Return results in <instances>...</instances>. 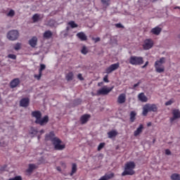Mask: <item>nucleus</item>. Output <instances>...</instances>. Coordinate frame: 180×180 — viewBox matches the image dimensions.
<instances>
[{
  "mask_svg": "<svg viewBox=\"0 0 180 180\" xmlns=\"http://www.w3.org/2000/svg\"><path fill=\"white\" fill-rule=\"evenodd\" d=\"M105 147V143H101L98 146V151H101Z\"/></svg>",
  "mask_w": 180,
  "mask_h": 180,
  "instance_id": "obj_36",
  "label": "nucleus"
},
{
  "mask_svg": "<svg viewBox=\"0 0 180 180\" xmlns=\"http://www.w3.org/2000/svg\"><path fill=\"white\" fill-rule=\"evenodd\" d=\"M154 1H157V0H154Z\"/></svg>",
  "mask_w": 180,
  "mask_h": 180,
  "instance_id": "obj_55",
  "label": "nucleus"
},
{
  "mask_svg": "<svg viewBox=\"0 0 180 180\" xmlns=\"http://www.w3.org/2000/svg\"><path fill=\"white\" fill-rule=\"evenodd\" d=\"M113 89V87H108L104 86L103 88L97 91V95H108Z\"/></svg>",
  "mask_w": 180,
  "mask_h": 180,
  "instance_id": "obj_8",
  "label": "nucleus"
},
{
  "mask_svg": "<svg viewBox=\"0 0 180 180\" xmlns=\"http://www.w3.org/2000/svg\"><path fill=\"white\" fill-rule=\"evenodd\" d=\"M41 18H43V15H41Z\"/></svg>",
  "mask_w": 180,
  "mask_h": 180,
  "instance_id": "obj_54",
  "label": "nucleus"
},
{
  "mask_svg": "<svg viewBox=\"0 0 180 180\" xmlns=\"http://www.w3.org/2000/svg\"><path fill=\"white\" fill-rule=\"evenodd\" d=\"M29 44L32 48L36 47V46H37V37H33L31 39H30Z\"/></svg>",
  "mask_w": 180,
  "mask_h": 180,
  "instance_id": "obj_17",
  "label": "nucleus"
},
{
  "mask_svg": "<svg viewBox=\"0 0 180 180\" xmlns=\"http://www.w3.org/2000/svg\"><path fill=\"white\" fill-rule=\"evenodd\" d=\"M37 168H39L38 165H36L34 164H30L28 166V169H27V172L28 174H32V172H33V171H34V169H37Z\"/></svg>",
  "mask_w": 180,
  "mask_h": 180,
  "instance_id": "obj_16",
  "label": "nucleus"
},
{
  "mask_svg": "<svg viewBox=\"0 0 180 180\" xmlns=\"http://www.w3.org/2000/svg\"><path fill=\"white\" fill-rule=\"evenodd\" d=\"M153 46H154V42L152 41V39H146L144 41L143 47L144 50H150V49H151V47H153Z\"/></svg>",
  "mask_w": 180,
  "mask_h": 180,
  "instance_id": "obj_10",
  "label": "nucleus"
},
{
  "mask_svg": "<svg viewBox=\"0 0 180 180\" xmlns=\"http://www.w3.org/2000/svg\"><path fill=\"white\" fill-rule=\"evenodd\" d=\"M113 176H115V174L114 173H110V174H105L104 175V177L107 179H112V178H113Z\"/></svg>",
  "mask_w": 180,
  "mask_h": 180,
  "instance_id": "obj_31",
  "label": "nucleus"
},
{
  "mask_svg": "<svg viewBox=\"0 0 180 180\" xmlns=\"http://www.w3.org/2000/svg\"><path fill=\"white\" fill-rule=\"evenodd\" d=\"M30 102V100H29V98H24L20 100V106H22V108H27V106H29Z\"/></svg>",
  "mask_w": 180,
  "mask_h": 180,
  "instance_id": "obj_13",
  "label": "nucleus"
},
{
  "mask_svg": "<svg viewBox=\"0 0 180 180\" xmlns=\"http://www.w3.org/2000/svg\"><path fill=\"white\" fill-rule=\"evenodd\" d=\"M7 16L9 18H13L15 16V11L13 9L10 10L9 12L7 13Z\"/></svg>",
  "mask_w": 180,
  "mask_h": 180,
  "instance_id": "obj_34",
  "label": "nucleus"
},
{
  "mask_svg": "<svg viewBox=\"0 0 180 180\" xmlns=\"http://www.w3.org/2000/svg\"><path fill=\"white\" fill-rule=\"evenodd\" d=\"M162 29L160 27H154L151 30V33H153V34H155V36H158V34H160V33H161Z\"/></svg>",
  "mask_w": 180,
  "mask_h": 180,
  "instance_id": "obj_19",
  "label": "nucleus"
},
{
  "mask_svg": "<svg viewBox=\"0 0 180 180\" xmlns=\"http://www.w3.org/2000/svg\"><path fill=\"white\" fill-rule=\"evenodd\" d=\"M158 109L157 105L147 103L143 108L142 115L143 116H147V115H148V112H157Z\"/></svg>",
  "mask_w": 180,
  "mask_h": 180,
  "instance_id": "obj_4",
  "label": "nucleus"
},
{
  "mask_svg": "<svg viewBox=\"0 0 180 180\" xmlns=\"http://www.w3.org/2000/svg\"><path fill=\"white\" fill-rule=\"evenodd\" d=\"M171 179L172 180H179L180 179V175L176 174V173H174V174H172Z\"/></svg>",
  "mask_w": 180,
  "mask_h": 180,
  "instance_id": "obj_30",
  "label": "nucleus"
},
{
  "mask_svg": "<svg viewBox=\"0 0 180 180\" xmlns=\"http://www.w3.org/2000/svg\"><path fill=\"white\" fill-rule=\"evenodd\" d=\"M65 78L67 81H72L74 79V73L72 72L68 73Z\"/></svg>",
  "mask_w": 180,
  "mask_h": 180,
  "instance_id": "obj_25",
  "label": "nucleus"
},
{
  "mask_svg": "<svg viewBox=\"0 0 180 180\" xmlns=\"http://www.w3.org/2000/svg\"><path fill=\"white\" fill-rule=\"evenodd\" d=\"M6 168V166H4V167H1V171H5Z\"/></svg>",
  "mask_w": 180,
  "mask_h": 180,
  "instance_id": "obj_49",
  "label": "nucleus"
},
{
  "mask_svg": "<svg viewBox=\"0 0 180 180\" xmlns=\"http://www.w3.org/2000/svg\"><path fill=\"white\" fill-rule=\"evenodd\" d=\"M143 130H144V125L141 124L139 127L136 129V130L134 132V136L137 137V136H140L143 133Z\"/></svg>",
  "mask_w": 180,
  "mask_h": 180,
  "instance_id": "obj_12",
  "label": "nucleus"
},
{
  "mask_svg": "<svg viewBox=\"0 0 180 180\" xmlns=\"http://www.w3.org/2000/svg\"><path fill=\"white\" fill-rule=\"evenodd\" d=\"M75 172H77V164L73 163L72 165V172L70 173V176H72Z\"/></svg>",
  "mask_w": 180,
  "mask_h": 180,
  "instance_id": "obj_27",
  "label": "nucleus"
},
{
  "mask_svg": "<svg viewBox=\"0 0 180 180\" xmlns=\"http://www.w3.org/2000/svg\"><path fill=\"white\" fill-rule=\"evenodd\" d=\"M140 84H141V82H139L137 84H135L134 85V88H137V86H139V85H140Z\"/></svg>",
  "mask_w": 180,
  "mask_h": 180,
  "instance_id": "obj_44",
  "label": "nucleus"
},
{
  "mask_svg": "<svg viewBox=\"0 0 180 180\" xmlns=\"http://www.w3.org/2000/svg\"><path fill=\"white\" fill-rule=\"evenodd\" d=\"M69 26L72 27V29H74L75 27H78V25L75 23L74 21H70L68 22Z\"/></svg>",
  "mask_w": 180,
  "mask_h": 180,
  "instance_id": "obj_33",
  "label": "nucleus"
},
{
  "mask_svg": "<svg viewBox=\"0 0 180 180\" xmlns=\"http://www.w3.org/2000/svg\"><path fill=\"white\" fill-rule=\"evenodd\" d=\"M46 70V65L44 64H41L40 65V69H39V78H40V77H41V72Z\"/></svg>",
  "mask_w": 180,
  "mask_h": 180,
  "instance_id": "obj_32",
  "label": "nucleus"
},
{
  "mask_svg": "<svg viewBox=\"0 0 180 180\" xmlns=\"http://www.w3.org/2000/svg\"><path fill=\"white\" fill-rule=\"evenodd\" d=\"M143 63H144V60H143L142 57L133 56L129 58V63H131V65H141Z\"/></svg>",
  "mask_w": 180,
  "mask_h": 180,
  "instance_id": "obj_6",
  "label": "nucleus"
},
{
  "mask_svg": "<svg viewBox=\"0 0 180 180\" xmlns=\"http://www.w3.org/2000/svg\"><path fill=\"white\" fill-rule=\"evenodd\" d=\"M117 102L120 104L124 103L126 102V94H121L117 98Z\"/></svg>",
  "mask_w": 180,
  "mask_h": 180,
  "instance_id": "obj_21",
  "label": "nucleus"
},
{
  "mask_svg": "<svg viewBox=\"0 0 180 180\" xmlns=\"http://www.w3.org/2000/svg\"><path fill=\"white\" fill-rule=\"evenodd\" d=\"M91 118V115L86 114L82 115L80 117V122L82 123V124H85V123H86V122H88V120H89V119Z\"/></svg>",
  "mask_w": 180,
  "mask_h": 180,
  "instance_id": "obj_15",
  "label": "nucleus"
},
{
  "mask_svg": "<svg viewBox=\"0 0 180 180\" xmlns=\"http://www.w3.org/2000/svg\"><path fill=\"white\" fill-rule=\"evenodd\" d=\"M56 169H57V171H59V172H61V167H57Z\"/></svg>",
  "mask_w": 180,
  "mask_h": 180,
  "instance_id": "obj_46",
  "label": "nucleus"
},
{
  "mask_svg": "<svg viewBox=\"0 0 180 180\" xmlns=\"http://www.w3.org/2000/svg\"><path fill=\"white\" fill-rule=\"evenodd\" d=\"M98 180H107L104 176H101Z\"/></svg>",
  "mask_w": 180,
  "mask_h": 180,
  "instance_id": "obj_48",
  "label": "nucleus"
},
{
  "mask_svg": "<svg viewBox=\"0 0 180 180\" xmlns=\"http://www.w3.org/2000/svg\"><path fill=\"white\" fill-rule=\"evenodd\" d=\"M173 117L170 118V122L172 123V122L176 120V119H179L180 117V111L179 110L174 109L172 111Z\"/></svg>",
  "mask_w": 180,
  "mask_h": 180,
  "instance_id": "obj_11",
  "label": "nucleus"
},
{
  "mask_svg": "<svg viewBox=\"0 0 180 180\" xmlns=\"http://www.w3.org/2000/svg\"><path fill=\"white\" fill-rule=\"evenodd\" d=\"M95 43H98V41H101V38L99 37H97V38H95L94 39Z\"/></svg>",
  "mask_w": 180,
  "mask_h": 180,
  "instance_id": "obj_43",
  "label": "nucleus"
},
{
  "mask_svg": "<svg viewBox=\"0 0 180 180\" xmlns=\"http://www.w3.org/2000/svg\"><path fill=\"white\" fill-rule=\"evenodd\" d=\"M102 84H103L102 82L98 83V86H101V85H102Z\"/></svg>",
  "mask_w": 180,
  "mask_h": 180,
  "instance_id": "obj_52",
  "label": "nucleus"
},
{
  "mask_svg": "<svg viewBox=\"0 0 180 180\" xmlns=\"http://www.w3.org/2000/svg\"><path fill=\"white\" fill-rule=\"evenodd\" d=\"M136 163L133 161L127 162L124 165V170L122 173V176H126V175H134L136 172Z\"/></svg>",
  "mask_w": 180,
  "mask_h": 180,
  "instance_id": "obj_3",
  "label": "nucleus"
},
{
  "mask_svg": "<svg viewBox=\"0 0 180 180\" xmlns=\"http://www.w3.org/2000/svg\"><path fill=\"white\" fill-rule=\"evenodd\" d=\"M8 57V58H11V60H16V55L15 54H9Z\"/></svg>",
  "mask_w": 180,
  "mask_h": 180,
  "instance_id": "obj_37",
  "label": "nucleus"
},
{
  "mask_svg": "<svg viewBox=\"0 0 180 180\" xmlns=\"http://www.w3.org/2000/svg\"><path fill=\"white\" fill-rule=\"evenodd\" d=\"M174 9H180V7L179 6H176V7H174Z\"/></svg>",
  "mask_w": 180,
  "mask_h": 180,
  "instance_id": "obj_51",
  "label": "nucleus"
},
{
  "mask_svg": "<svg viewBox=\"0 0 180 180\" xmlns=\"http://www.w3.org/2000/svg\"><path fill=\"white\" fill-rule=\"evenodd\" d=\"M120 66V64L119 63L112 64L111 65H110V67H108L105 70V72L107 74H110V72H113V71H116V70H117V68H119Z\"/></svg>",
  "mask_w": 180,
  "mask_h": 180,
  "instance_id": "obj_9",
  "label": "nucleus"
},
{
  "mask_svg": "<svg viewBox=\"0 0 180 180\" xmlns=\"http://www.w3.org/2000/svg\"><path fill=\"white\" fill-rule=\"evenodd\" d=\"M81 53L82 54H87L88 53V49H86V46H83L82 47Z\"/></svg>",
  "mask_w": 180,
  "mask_h": 180,
  "instance_id": "obj_35",
  "label": "nucleus"
},
{
  "mask_svg": "<svg viewBox=\"0 0 180 180\" xmlns=\"http://www.w3.org/2000/svg\"><path fill=\"white\" fill-rule=\"evenodd\" d=\"M115 26L118 27V29L123 27V25H122L120 23L115 24Z\"/></svg>",
  "mask_w": 180,
  "mask_h": 180,
  "instance_id": "obj_42",
  "label": "nucleus"
},
{
  "mask_svg": "<svg viewBox=\"0 0 180 180\" xmlns=\"http://www.w3.org/2000/svg\"><path fill=\"white\" fill-rule=\"evenodd\" d=\"M108 75H105L104 77H103V81L104 82H109V79L108 78Z\"/></svg>",
  "mask_w": 180,
  "mask_h": 180,
  "instance_id": "obj_41",
  "label": "nucleus"
},
{
  "mask_svg": "<svg viewBox=\"0 0 180 180\" xmlns=\"http://www.w3.org/2000/svg\"><path fill=\"white\" fill-rule=\"evenodd\" d=\"M34 77H35V78H37V79H40V78H41V77H39V75H34Z\"/></svg>",
  "mask_w": 180,
  "mask_h": 180,
  "instance_id": "obj_47",
  "label": "nucleus"
},
{
  "mask_svg": "<svg viewBox=\"0 0 180 180\" xmlns=\"http://www.w3.org/2000/svg\"><path fill=\"white\" fill-rule=\"evenodd\" d=\"M147 126H148V127H150V126H151V122H148V123L147 124Z\"/></svg>",
  "mask_w": 180,
  "mask_h": 180,
  "instance_id": "obj_50",
  "label": "nucleus"
},
{
  "mask_svg": "<svg viewBox=\"0 0 180 180\" xmlns=\"http://www.w3.org/2000/svg\"><path fill=\"white\" fill-rule=\"evenodd\" d=\"M165 154L166 155H171V150H169V149H166Z\"/></svg>",
  "mask_w": 180,
  "mask_h": 180,
  "instance_id": "obj_40",
  "label": "nucleus"
},
{
  "mask_svg": "<svg viewBox=\"0 0 180 180\" xmlns=\"http://www.w3.org/2000/svg\"><path fill=\"white\" fill-rule=\"evenodd\" d=\"M13 49L14 50H15V51L20 50L22 49V44L20 43L15 44L13 46Z\"/></svg>",
  "mask_w": 180,
  "mask_h": 180,
  "instance_id": "obj_29",
  "label": "nucleus"
},
{
  "mask_svg": "<svg viewBox=\"0 0 180 180\" xmlns=\"http://www.w3.org/2000/svg\"><path fill=\"white\" fill-rule=\"evenodd\" d=\"M165 63V58H161L159 60H157L155 63V68L156 72H164L165 71V68H164V65Z\"/></svg>",
  "mask_w": 180,
  "mask_h": 180,
  "instance_id": "obj_5",
  "label": "nucleus"
},
{
  "mask_svg": "<svg viewBox=\"0 0 180 180\" xmlns=\"http://www.w3.org/2000/svg\"><path fill=\"white\" fill-rule=\"evenodd\" d=\"M41 15L40 14H34L33 16H32V20L34 22V23H36V22H39V20L40 19Z\"/></svg>",
  "mask_w": 180,
  "mask_h": 180,
  "instance_id": "obj_26",
  "label": "nucleus"
},
{
  "mask_svg": "<svg viewBox=\"0 0 180 180\" xmlns=\"http://www.w3.org/2000/svg\"><path fill=\"white\" fill-rule=\"evenodd\" d=\"M117 134H118V132L116 130H112L108 132V139H113V137H116Z\"/></svg>",
  "mask_w": 180,
  "mask_h": 180,
  "instance_id": "obj_22",
  "label": "nucleus"
},
{
  "mask_svg": "<svg viewBox=\"0 0 180 180\" xmlns=\"http://www.w3.org/2000/svg\"><path fill=\"white\" fill-rule=\"evenodd\" d=\"M51 36H53V32H51V31H50V30L46 31L44 33V39H50L51 37Z\"/></svg>",
  "mask_w": 180,
  "mask_h": 180,
  "instance_id": "obj_24",
  "label": "nucleus"
},
{
  "mask_svg": "<svg viewBox=\"0 0 180 180\" xmlns=\"http://www.w3.org/2000/svg\"><path fill=\"white\" fill-rule=\"evenodd\" d=\"M77 78L80 80V81H84V77H82V74L79 73L77 75Z\"/></svg>",
  "mask_w": 180,
  "mask_h": 180,
  "instance_id": "obj_39",
  "label": "nucleus"
},
{
  "mask_svg": "<svg viewBox=\"0 0 180 180\" xmlns=\"http://www.w3.org/2000/svg\"><path fill=\"white\" fill-rule=\"evenodd\" d=\"M148 65V61L146 62L145 65L142 66V68H146Z\"/></svg>",
  "mask_w": 180,
  "mask_h": 180,
  "instance_id": "obj_45",
  "label": "nucleus"
},
{
  "mask_svg": "<svg viewBox=\"0 0 180 180\" xmlns=\"http://www.w3.org/2000/svg\"><path fill=\"white\" fill-rule=\"evenodd\" d=\"M19 84H20V80L19 79V78H15L10 82V86L12 89L16 88V86H18Z\"/></svg>",
  "mask_w": 180,
  "mask_h": 180,
  "instance_id": "obj_14",
  "label": "nucleus"
},
{
  "mask_svg": "<svg viewBox=\"0 0 180 180\" xmlns=\"http://www.w3.org/2000/svg\"><path fill=\"white\" fill-rule=\"evenodd\" d=\"M41 133H44V131L41 130Z\"/></svg>",
  "mask_w": 180,
  "mask_h": 180,
  "instance_id": "obj_53",
  "label": "nucleus"
},
{
  "mask_svg": "<svg viewBox=\"0 0 180 180\" xmlns=\"http://www.w3.org/2000/svg\"><path fill=\"white\" fill-rule=\"evenodd\" d=\"M45 140L49 141L50 140L54 146L55 150H61L65 148V144H61V140L54 135V132L51 131L45 136Z\"/></svg>",
  "mask_w": 180,
  "mask_h": 180,
  "instance_id": "obj_1",
  "label": "nucleus"
},
{
  "mask_svg": "<svg viewBox=\"0 0 180 180\" xmlns=\"http://www.w3.org/2000/svg\"><path fill=\"white\" fill-rule=\"evenodd\" d=\"M138 99L139 101H140L141 102H147L148 101V98L146 96V95L144 94V93H140L138 95Z\"/></svg>",
  "mask_w": 180,
  "mask_h": 180,
  "instance_id": "obj_20",
  "label": "nucleus"
},
{
  "mask_svg": "<svg viewBox=\"0 0 180 180\" xmlns=\"http://www.w3.org/2000/svg\"><path fill=\"white\" fill-rule=\"evenodd\" d=\"M136 112L131 111L130 113V121L133 123L136 120Z\"/></svg>",
  "mask_w": 180,
  "mask_h": 180,
  "instance_id": "obj_28",
  "label": "nucleus"
},
{
  "mask_svg": "<svg viewBox=\"0 0 180 180\" xmlns=\"http://www.w3.org/2000/svg\"><path fill=\"white\" fill-rule=\"evenodd\" d=\"M103 9H106L108 6H110V0H101Z\"/></svg>",
  "mask_w": 180,
  "mask_h": 180,
  "instance_id": "obj_23",
  "label": "nucleus"
},
{
  "mask_svg": "<svg viewBox=\"0 0 180 180\" xmlns=\"http://www.w3.org/2000/svg\"><path fill=\"white\" fill-rule=\"evenodd\" d=\"M77 37L79 39L82 41H85L88 39V37L84 32H79L77 34Z\"/></svg>",
  "mask_w": 180,
  "mask_h": 180,
  "instance_id": "obj_18",
  "label": "nucleus"
},
{
  "mask_svg": "<svg viewBox=\"0 0 180 180\" xmlns=\"http://www.w3.org/2000/svg\"><path fill=\"white\" fill-rule=\"evenodd\" d=\"M174 103V101L172 100H169V101L165 103L166 106H169V105H172Z\"/></svg>",
  "mask_w": 180,
  "mask_h": 180,
  "instance_id": "obj_38",
  "label": "nucleus"
},
{
  "mask_svg": "<svg viewBox=\"0 0 180 180\" xmlns=\"http://www.w3.org/2000/svg\"><path fill=\"white\" fill-rule=\"evenodd\" d=\"M18 37H19V32L18 30H11L7 34L8 40H17Z\"/></svg>",
  "mask_w": 180,
  "mask_h": 180,
  "instance_id": "obj_7",
  "label": "nucleus"
},
{
  "mask_svg": "<svg viewBox=\"0 0 180 180\" xmlns=\"http://www.w3.org/2000/svg\"><path fill=\"white\" fill-rule=\"evenodd\" d=\"M32 116L35 117V123L40 124V126H44L46 123H49V116L46 115L41 118V112L40 111H33Z\"/></svg>",
  "mask_w": 180,
  "mask_h": 180,
  "instance_id": "obj_2",
  "label": "nucleus"
}]
</instances>
